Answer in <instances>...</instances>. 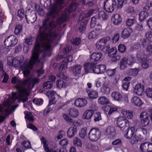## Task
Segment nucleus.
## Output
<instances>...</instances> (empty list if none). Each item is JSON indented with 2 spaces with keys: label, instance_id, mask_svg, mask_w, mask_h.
<instances>
[{
  "label": "nucleus",
  "instance_id": "4",
  "mask_svg": "<svg viewBox=\"0 0 152 152\" xmlns=\"http://www.w3.org/2000/svg\"><path fill=\"white\" fill-rule=\"evenodd\" d=\"M78 5L77 4L73 2L70 5L69 7L66 8L65 11L63 12L61 16L58 18V22L59 23H61L66 21L68 17V13H69L75 11Z\"/></svg>",
  "mask_w": 152,
  "mask_h": 152
},
{
  "label": "nucleus",
  "instance_id": "60",
  "mask_svg": "<svg viewBox=\"0 0 152 152\" xmlns=\"http://www.w3.org/2000/svg\"><path fill=\"white\" fill-rule=\"evenodd\" d=\"M63 117L65 121L69 123H72V119L66 114H64L63 115Z\"/></svg>",
  "mask_w": 152,
  "mask_h": 152
},
{
  "label": "nucleus",
  "instance_id": "54",
  "mask_svg": "<svg viewBox=\"0 0 152 152\" xmlns=\"http://www.w3.org/2000/svg\"><path fill=\"white\" fill-rule=\"evenodd\" d=\"M118 49L120 52L123 53L126 51V48L124 45L121 44L118 45Z\"/></svg>",
  "mask_w": 152,
  "mask_h": 152
},
{
  "label": "nucleus",
  "instance_id": "41",
  "mask_svg": "<svg viewBox=\"0 0 152 152\" xmlns=\"http://www.w3.org/2000/svg\"><path fill=\"white\" fill-rule=\"evenodd\" d=\"M141 65L143 69H147L149 66V61L147 58H143L141 60Z\"/></svg>",
  "mask_w": 152,
  "mask_h": 152
},
{
  "label": "nucleus",
  "instance_id": "49",
  "mask_svg": "<svg viewBox=\"0 0 152 152\" xmlns=\"http://www.w3.org/2000/svg\"><path fill=\"white\" fill-rule=\"evenodd\" d=\"M86 128H84L82 129L80 131L79 133V136L82 139L84 138L86 134Z\"/></svg>",
  "mask_w": 152,
  "mask_h": 152
},
{
  "label": "nucleus",
  "instance_id": "44",
  "mask_svg": "<svg viewBox=\"0 0 152 152\" xmlns=\"http://www.w3.org/2000/svg\"><path fill=\"white\" fill-rule=\"evenodd\" d=\"M97 16L99 19H102L103 20L107 19L108 17L107 13L103 11H100Z\"/></svg>",
  "mask_w": 152,
  "mask_h": 152
},
{
  "label": "nucleus",
  "instance_id": "36",
  "mask_svg": "<svg viewBox=\"0 0 152 152\" xmlns=\"http://www.w3.org/2000/svg\"><path fill=\"white\" fill-rule=\"evenodd\" d=\"M140 69L139 68H134L133 69H130L129 70L128 74L130 76L136 77Z\"/></svg>",
  "mask_w": 152,
  "mask_h": 152
},
{
  "label": "nucleus",
  "instance_id": "34",
  "mask_svg": "<svg viewBox=\"0 0 152 152\" xmlns=\"http://www.w3.org/2000/svg\"><path fill=\"white\" fill-rule=\"evenodd\" d=\"M87 92L90 98L92 99L96 98L98 96V93L97 91H94L87 90Z\"/></svg>",
  "mask_w": 152,
  "mask_h": 152
},
{
  "label": "nucleus",
  "instance_id": "28",
  "mask_svg": "<svg viewBox=\"0 0 152 152\" xmlns=\"http://www.w3.org/2000/svg\"><path fill=\"white\" fill-rule=\"evenodd\" d=\"M77 133V129L75 127H71L67 132V136L70 138L74 136Z\"/></svg>",
  "mask_w": 152,
  "mask_h": 152
},
{
  "label": "nucleus",
  "instance_id": "55",
  "mask_svg": "<svg viewBox=\"0 0 152 152\" xmlns=\"http://www.w3.org/2000/svg\"><path fill=\"white\" fill-rule=\"evenodd\" d=\"M34 40V37H28L26 39L25 42L28 45H31L32 44Z\"/></svg>",
  "mask_w": 152,
  "mask_h": 152
},
{
  "label": "nucleus",
  "instance_id": "23",
  "mask_svg": "<svg viewBox=\"0 0 152 152\" xmlns=\"http://www.w3.org/2000/svg\"><path fill=\"white\" fill-rule=\"evenodd\" d=\"M121 113L124 118L131 119L133 117L132 112L129 110L125 109L122 110L121 112Z\"/></svg>",
  "mask_w": 152,
  "mask_h": 152
},
{
  "label": "nucleus",
  "instance_id": "20",
  "mask_svg": "<svg viewBox=\"0 0 152 152\" xmlns=\"http://www.w3.org/2000/svg\"><path fill=\"white\" fill-rule=\"evenodd\" d=\"M67 114L72 117L75 118L79 115V112L76 108L73 107L68 109Z\"/></svg>",
  "mask_w": 152,
  "mask_h": 152
},
{
  "label": "nucleus",
  "instance_id": "39",
  "mask_svg": "<svg viewBox=\"0 0 152 152\" xmlns=\"http://www.w3.org/2000/svg\"><path fill=\"white\" fill-rule=\"evenodd\" d=\"M99 35L96 31L94 30L89 33L88 37L90 39H94L97 37Z\"/></svg>",
  "mask_w": 152,
  "mask_h": 152
},
{
  "label": "nucleus",
  "instance_id": "37",
  "mask_svg": "<svg viewBox=\"0 0 152 152\" xmlns=\"http://www.w3.org/2000/svg\"><path fill=\"white\" fill-rule=\"evenodd\" d=\"M99 18L97 15H95L92 18L90 23V27L91 28L95 27L97 22L98 21Z\"/></svg>",
  "mask_w": 152,
  "mask_h": 152
},
{
  "label": "nucleus",
  "instance_id": "16",
  "mask_svg": "<svg viewBox=\"0 0 152 152\" xmlns=\"http://www.w3.org/2000/svg\"><path fill=\"white\" fill-rule=\"evenodd\" d=\"M134 91L138 95H142L144 91L143 86L140 83L137 84L134 87Z\"/></svg>",
  "mask_w": 152,
  "mask_h": 152
},
{
  "label": "nucleus",
  "instance_id": "26",
  "mask_svg": "<svg viewBox=\"0 0 152 152\" xmlns=\"http://www.w3.org/2000/svg\"><path fill=\"white\" fill-rule=\"evenodd\" d=\"M67 85L66 80H58L56 83V86L59 88H65L67 86Z\"/></svg>",
  "mask_w": 152,
  "mask_h": 152
},
{
  "label": "nucleus",
  "instance_id": "50",
  "mask_svg": "<svg viewBox=\"0 0 152 152\" xmlns=\"http://www.w3.org/2000/svg\"><path fill=\"white\" fill-rule=\"evenodd\" d=\"M18 15L20 20H22L26 15H25L24 11L23 9L19 10L18 12Z\"/></svg>",
  "mask_w": 152,
  "mask_h": 152
},
{
  "label": "nucleus",
  "instance_id": "3",
  "mask_svg": "<svg viewBox=\"0 0 152 152\" xmlns=\"http://www.w3.org/2000/svg\"><path fill=\"white\" fill-rule=\"evenodd\" d=\"M118 3L117 4L115 0H107L104 4V9L107 12L110 13L114 11L116 7L118 9L122 7L124 0H118Z\"/></svg>",
  "mask_w": 152,
  "mask_h": 152
},
{
  "label": "nucleus",
  "instance_id": "17",
  "mask_svg": "<svg viewBox=\"0 0 152 152\" xmlns=\"http://www.w3.org/2000/svg\"><path fill=\"white\" fill-rule=\"evenodd\" d=\"M83 14H81L80 17V19H81L82 20L79 27V31L81 32H83L85 30L88 22L87 20L84 19L83 17Z\"/></svg>",
  "mask_w": 152,
  "mask_h": 152
},
{
  "label": "nucleus",
  "instance_id": "31",
  "mask_svg": "<svg viewBox=\"0 0 152 152\" xmlns=\"http://www.w3.org/2000/svg\"><path fill=\"white\" fill-rule=\"evenodd\" d=\"M126 61L128 64L129 66L132 65L135 63V58L133 55H130L126 58Z\"/></svg>",
  "mask_w": 152,
  "mask_h": 152
},
{
  "label": "nucleus",
  "instance_id": "14",
  "mask_svg": "<svg viewBox=\"0 0 152 152\" xmlns=\"http://www.w3.org/2000/svg\"><path fill=\"white\" fill-rule=\"evenodd\" d=\"M82 66L80 65H75L69 68V70L74 75L79 74L80 73Z\"/></svg>",
  "mask_w": 152,
  "mask_h": 152
},
{
  "label": "nucleus",
  "instance_id": "61",
  "mask_svg": "<svg viewBox=\"0 0 152 152\" xmlns=\"http://www.w3.org/2000/svg\"><path fill=\"white\" fill-rule=\"evenodd\" d=\"M33 102L37 105H41L43 102V100L42 99H34L33 100Z\"/></svg>",
  "mask_w": 152,
  "mask_h": 152
},
{
  "label": "nucleus",
  "instance_id": "38",
  "mask_svg": "<svg viewBox=\"0 0 152 152\" xmlns=\"http://www.w3.org/2000/svg\"><path fill=\"white\" fill-rule=\"evenodd\" d=\"M25 118L30 122H32L34 120L32 113L30 112L26 111L24 112Z\"/></svg>",
  "mask_w": 152,
  "mask_h": 152
},
{
  "label": "nucleus",
  "instance_id": "33",
  "mask_svg": "<svg viewBox=\"0 0 152 152\" xmlns=\"http://www.w3.org/2000/svg\"><path fill=\"white\" fill-rule=\"evenodd\" d=\"M111 96L114 100L117 101H120L122 99V96L121 94L116 91H114L111 94Z\"/></svg>",
  "mask_w": 152,
  "mask_h": 152
},
{
  "label": "nucleus",
  "instance_id": "56",
  "mask_svg": "<svg viewBox=\"0 0 152 152\" xmlns=\"http://www.w3.org/2000/svg\"><path fill=\"white\" fill-rule=\"evenodd\" d=\"M52 84L51 82H45L43 83V87L45 89L50 88L52 87Z\"/></svg>",
  "mask_w": 152,
  "mask_h": 152
},
{
  "label": "nucleus",
  "instance_id": "62",
  "mask_svg": "<svg viewBox=\"0 0 152 152\" xmlns=\"http://www.w3.org/2000/svg\"><path fill=\"white\" fill-rule=\"evenodd\" d=\"M92 72L97 74H100V71L99 69V65H96L94 66H93Z\"/></svg>",
  "mask_w": 152,
  "mask_h": 152
},
{
  "label": "nucleus",
  "instance_id": "59",
  "mask_svg": "<svg viewBox=\"0 0 152 152\" xmlns=\"http://www.w3.org/2000/svg\"><path fill=\"white\" fill-rule=\"evenodd\" d=\"M126 11L128 13L131 14L132 15H135L136 14L134 7H128L127 8Z\"/></svg>",
  "mask_w": 152,
  "mask_h": 152
},
{
  "label": "nucleus",
  "instance_id": "22",
  "mask_svg": "<svg viewBox=\"0 0 152 152\" xmlns=\"http://www.w3.org/2000/svg\"><path fill=\"white\" fill-rule=\"evenodd\" d=\"M102 56L101 52H95L92 53L91 55V60L92 62L97 61L99 60Z\"/></svg>",
  "mask_w": 152,
  "mask_h": 152
},
{
  "label": "nucleus",
  "instance_id": "53",
  "mask_svg": "<svg viewBox=\"0 0 152 152\" xmlns=\"http://www.w3.org/2000/svg\"><path fill=\"white\" fill-rule=\"evenodd\" d=\"M135 22V19L134 18H128L126 21V24L128 26H131L134 24Z\"/></svg>",
  "mask_w": 152,
  "mask_h": 152
},
{
  "label": "nucleus",
  "instance_id": "11",
  "mask_svg": "<svg viewBox=\"0 0 152 152\" xmlns=\"http://www.w3.org/2000/svg\"><path fill=\"white\" fill-rule=\"evenodd\" d=\"M140 148L142 152H152V143L148 142L142 143Z\"/></svg>",
  "mask_w": 152,
  "mask_h": 152
},
{
  "label": "nucleus",
  "instance_id": "51",
  "mask_svg": "<svg viewBox=\"0 0 152 152\" xmlns=\"http://www.w3.org/2000/svg\"><path fill=\"white\" fill-rule=\"evenodd\" d=\"M21 144L22 146H23L24 149L30 148L31 147L30 142L27 141H24Z\"/></svg>",
  "mask_w": 152,
  "mask_h": 152
},
{
  "label": "nucleus",
  "instance_id": "7",
  "mask_svg": "<svg viewBox=\"0 0 152 152\" xmlns=\"http://www.w3.org/2000/svg\"><path fill=\"white\" fill-rule=\"evenodd\" d=\"M18 42V39L13 35L9 36L4 41V45L7 47L14 46L16 45Z\"/></svg>",
  "mask_w": 152,
  "mask_h": 152
},
{
  "label": "nucleus",
  "instance_id": "15",
  "mask_svg": "<svg viewBox=\"0 0 152 152\" xmlns=\"http://www.w3.org/2000/svg\"><path fill=\"white\" fill-rule=\"evenodd\" d=\"M72 57L71 56H68L64 58V59L62 61V64L60 66L59 69L62 70L66 69L68 62L72 61Z\"/></svg>",
  "mask_w": 152,
  "mask_h": 152
},
{
  "label": "nucleus",
  "instance_id": "32",
  "mask_svg": "<svg viewBox=\"0 0 152 152\" xmlns=\"http://www.w3.org/2000/svg\"><path fill=\"white\" fill-rule=\"evenodd\" d=\"M99 103L102 105L107 104L110 103L108 99L105 96H102L98 99Z\"/></svg>",
  "mask_w": 152,
  "mask_h": 152
},
{
  "label": "nucleus",
  "instance_id": "35",
  "mask_svg": "<svg viewBox=\"0 0 152 152\" xmlns=\"http://www.w3.org/2000/svg\"><path fill=\"white\" fill-rule=\"evenodd\" d=\"M126 59V57H125L121 60L120 63V67L121 69L124 70L127 67L128 64Z\"/></svg>",
  "mask_w": 152,
  "mask_h": 152
},
{
  "label": "nucleus",
  "instance_id": "30",
  "mask_svg": "<svg viewBox=\"0 0 152 152\" xmlns=\"http://www.w3.org/2000/svg\"><path fill=\"white\" fill-rule=\"evenodd\" d=\"M84 68L86 74H87L89 72H92V70L93 68V65L92 63H86L84 65Z\"/></svg>",
  "mask_w": 152,
  "mask_h": 152
},
{
  "label": "nucleus",
  "instance_id": "47",
  "mask_svg": "<svg viewBox=\"0 0 152 152\" xmlns=\"http://www.w3.org/2000/svg\"><path fill=\"white\" fill-rule=\"evenodd\" d=\"M130 142L132 144H134L136 143L140 139L138 136L134 135L130 139Z\"/></svg>",
  "mask_w": 152,
  "mask_h": 152
},
{
  "label": "nucleus",
  "instance_id": "24",
  "mask_svg": "<svg viewBox=\"0 0 152 152\" xmlns=\"http://www.w3.org/2000/svg\"><path fill=\"white\" fill-rule=\"evenodd\" d=\"M94 111L93 110H87L84 113L83 115L84 119L89 120L93 116Z\"/></svg>",
  "mask_w": 152,
  "mask_h": 152
},
{
  "label": "nucleus",
  "instance_id": "6",
  "mask_svg": "<svg viewBox=\"0 0 152 152\" xmlns=\"http://www.w3.org/2000/svg\"><path fill=\"white\" fill-rule=\"evenodd\" d=\"M100 132L96 128L91 129L88 133L89 139L92 141H96L98 140L100 136Z\"/></svg>",
  "mask_w": 152,
  "mask_h": 152
},
{
  "label": "nucleus",
  "instance_id": "9",
  "mask_svg": "<svg viewBox=\"0 0 152 152\" xmlns=\"http://www.w3.org/2000/svg\"><path fill=\"white\" fill-rule=\"evenodd\" d=\"M110 40L109 37L102 38L99 40L97 41L96 43V48L100 50H102L105 48L106 45Z\"/></svg>",
  "mask_w": 152,
  "mask_h": 152
},
{
  "label": "nucleus",
  "instance_id": "45",
  "mask_svg": "<svg viewBox=\"0 0 152 152\" xmlns=\"http://www.w3.org/2000/svg\"><path fill=\"white\" fill-rule=\"evenodd\" d=\"M148 16L147 12L145 11L141 12L139 15V19L141 21L143 20Z\"/></svg>",
  "mask_w": 152,
  "mask_h": 152
},
{
  "label": "nucleus",
  "instance_id": "19",
  "mask_svg": "<svg viewBox=\"0 0 152 152\" xmlns=\"http://www.w3.org/2000/svg\"><path fill=\"white\" fill-rule=\"evenodd\" d=\"M25 18L28 23H32L36 20L37 17L35 13H31L28 15H26Z\"/></svg>",
  "mask_w": 152,
  "mask_h": 152
},
{
  "label": "nucleus",
  "instance_id": "29",
  "mask_svg": "<svg viewBox=\"0 0 152 152\" xmlns=\"http://www.w3.org/2000/svg\"><path fill=\"white\" fill-rule=\"evenodd\" d=\"M132 104L137 106H140L142 104L141 99L138 97L134 96L132 97L131 100Z\"/></svg>",
  "mask_w": 152,
  "mask_h": 152
},
{
  "label": "nucleus",
  "instance_id": "43",
  "mask_svg": "<svg viewBox=\"0 0 152 152\" xmlns=\"http://www.w3.org/2000/svg\"><path fill=\"white\" fill-rule=\"evenodd\" d=\"M23 26L20 24H18L17 25L15 28L14 32L15 34L18 35L20 33L22 30Z\"/></svg>",
  "mask_w": 152,
  "mask_h": 152
},
{
  "label": "nucleus",
  "instance_id": "25",
  "mask_svg": "<svg viewBox=\"0 0 152 152\" xmlns=\"http://www.w3.org/2000/svg\"><path fill=\"white\" fill-rule=\"evenodd\" d=\"M112 20L114 24L117 25L121 23L122 21V18L119 14H117L113 15L112 17Z\"/></svg>",
  "mask_w": 152,
  "mask_h": 152
},
{
  "label": "nucleus",
  "instance_id": "48",
  "mask_svg": "<svg viewBox=\"0 0 152 152\" xmlns=\"http://www.w3.org/2000/svg\"><path fill=\"white\" fill-rule=\"evenodd\" d=\"M94 30L100 34L103 31L102 25L100 23H98L96 25V27Z\"/></svg>",
  "mask_w": 152,
  "mask_h": 152
},
{
  "label": "nucleus",
  "instance_id": "5",
  "mask_svg": "<svg viewBox=\"0 0 152 152\" xmlns=\"http://www.w3.org/2000/svg\"><path fill=\"white\" fill-rule=\"evenodd\" d=\"M64 0H55V2L51 7L49 12L50 16L54 17L56 15L58 11L60 5L64 4Z\"/></svg>",
  "mask_w": 152,
  "mask_h": 152
},
{
  "label": "nucleus",
  "instance_id": "1",
  "mask_svg": "<svg viewBox=\"0 0 152 152\" xmlns=\"http://www.w3.org/2000/svg\"><path fill=\"white\" fill-rule=\"evenodd\" d=\"M56 26L53 22L46 19L43 22L42 26L40 27L31 58L30 60L26 59L20 66L25 77L29 75L30 70L32 69L35 63L40 62L38 57L41 53H43V58L51 55V45L57 37L56 33L52 31V28Z\"/></svg>",
  "mask_w": 152,
  "mask_h": 152
},
{
  "label": "nucleus",
  "instance_id": "63",
  "mask_svg": "<svg viewBox=\"0 0 152 152\" xmlns=\"http://www.w3.org/2000/svg\"><path fill=\"white\" fill-rule=\"evenodd\" d=\"M135 29L137 31H142L143 30V28L142 24H137L135 27Z\"/></svg>",
  "mask_w": 152,
  "mask_h": 152
},
{
  "label": "nucleus",
  "instance_id": "12",
  "mask_svg": "<svg viewBox=\"0 0 152 152\" xmlns=\"http://www.w3.org/2000/svg\"><path fill=\"white\" fill-rule=\"evenodd\" d=\"M87 100L83 98H78L75 99L74 104L78 107L81 108L85 106L87 104Z\"/></svg>",
  "mask_w": 152,
  "mask_h": 152
},
{
  "label": "nucleus",
  "instance_id": "57",
  "mask_svg": "<svg viewBox=\"0 0 152 152\" xmlns=\"http://www.w3.org/2000/svg\"><path fill=\"white\" fill-rule=\"evenodd\" d=\"M115 69H108L106 71V73L109 76H112L114 75L115 72Z\"/></svg>",
  "mask_w": 152,
  "mask_h": 152
},
{
  "label": "nucleus",
  "instance_id": "10",
  "mask_svg": "<svg viewBox=\"0 0 152 152\" xmlns=\"http://www.w3.org/2000/svg\"><path fill=\"white\" fill-rule=\"evenodd\" d=\"M149 114L145 112H142L140 115L141 124L142 126L145 127L149 124L150 121L148 119Z\"/></svg>",
  "mask_w": 152,
  "mask_h": 152
},
{
  "label": "nucleus",
  "instance_id": "42",
  "mask_svg": "<svg viewBox=\"0 0 152 152\" xmlns=\"http://www.w3.org/2000/svg\"><path fill=\"white\" fill-rule=\"evenodd\" d=\"M109 56L111 58V61H118L121 58V56L119 55H117V53L109 54Z\"/></svg>",
  "mask_w": 152,
  "mask_h": 152
},
{
  "label": "nucleus",
  "instance_id": "64",
  "mask_svg": "<svg viewBox=\"0 0 152 152\" xmlns=\"http://www.w3.org/2000/svg\"><path fill=\"white\" fill-rule=\"evenodd\" d=\"M147 96L149 98H152V88H147L145 91Z\"/></svg>",
  "mask_w": 152,
  "mask_h": 152
},
{
  "label": "nucleus",
  "instance_id": "13",
  "mask_svg": "<svg viewBox=\"0 0 152 152\" xmlns=\"http://www.w3.org/2000/svg\"><path fill=\"white\" fill-rule=\"evenodd\" d=\"M135 129L134 127L131 126L128 128L124 133V137L127 139H129L134 135Z\"/></svg>",
  "mask_w": 152,
  "mask_h": 152
},
{
  "label": "nucleus",
  "instance_id": "2",
  "mask_svg": "<svg viewBox=\"0 0 152 152\" xmlns=\"http://www.w3.org/2000/svg\"><path fill=\"white\" fill-rule=\"evenodd\" d=\"M39 79L38 78H28L23 81L20 80L16 77L12 78V83L16 84L15 86L18 91L17 92L13 93L12 98L10 102H6L0 105V112L3 115H6L9 113L11 110V103L14 102L15 99H18L23 102L28 100L27 96L29 95V92L34 87V85L38 83Z\"/></svg>",
  "mask_w": 152,
  "mask_h": 152
},
{
  "label": "nucleus",
  "instance_id": "27",
  "mask_svg": "<svg viewBox=\"0 0 152 152\" xmlns=\"http://www.w3.org/2000/svg\"><path fill=\"white\" fill-rule=\"evenodd\" d=\"M13 59V66L15 67L18 66L24 60V58L22 56L16 57Z\"/></svg>",
  "mask_w": 152,
  "mask_h": 152
},
{
  "label": "nucleus",
  "instance_id": "52",
  "mask_svg": "<svg viewBox=\"0 0 152 152\" xmlns=\"http://www.w3.org/2000/svg\"><path fill=\"white\" fill-rule=\"evenodd\" d=\"M115 129L114 128L111 126H109L106 129L105 134L106 135L111 134L112 133L114 132Z\"/></svg>",
  "mask_w": 152,
  "mask_h": 152
},
{
  "label": "nucleus",
  "instance_id": "18",
  "mask_svg": "<svg viewBox=\"0 0 152 152\" xmlns=\"http://www.w3.org/2000/svg\"><path fill=\"white\" fill-rule=\"evenodd\" d=\"M133 30L132 28H125L122 32L121 36L124 39L127 38L130 36Z\"/></svg>",
  "mask_w": 152,
  "mask_h": 152
},
{
  "label": "nucleus",
  "instance_id": "8",
  "mask_svg": "<svg viewBox=\"0 0 152 152\" xmlns=\"http://www.w3.org/2000/svg\"><path fill=\"white\" fill-rule=\"evenodd\" d=\"M116 124L120 128H124L128 126L129 121L127 119L124 118L122 116L118 117L115 118Z\"/></svg>",
  "mask_w": 152,
  "mask_h": 152
},
{
  "label": "nucleus",
  "instance_id": "58",
  "mask_svg": "<svg viewBox=\"0 0 152 152\" xmlns=\"http://www.w3.org/2000/svg\"><path fill=\"white\" fill-rule=\"evenodd\" d=\"M145 35L147 39L149 41L152 42V31H148L147 32Z\"/></svg>",
  "mask_w": 152,
  "mask_h": 152
},
{
  "label": "nucleus",
  "instance_id": "46",
  "mask_svg": "<svg viewBox=\"0 0 152 152\" xmlns=\"http://www.w3.org/2000/svg\"><path fill=\"white\" fill-rule=\"evenodd\" d=\"M73 143L76 146L81 147L82 143L80 140L77 137H75L73 140Z\"/></svg>",
  "mask_w": 152,
  "mask_h": 152
},
{
  "label": "nucleus",
  "instance_id": "21",
  "mask_svg": "<svg viewBox=\"0 0 152 152\" xmlns=\"http://www.w3.org/2000/svg\"><path fill=\"white\" fill-rule=\"evenodd\" d=\"M41 142L43 144V147L44 150L46 152H51L52 148H49L48 146V143L46 139L43 136H42L40 139Z\"/></svg>",
  "mask_w": 152,
  "mask_h": 152
},
{
  "label": "nucleus",
  "instance_id": "40",
  "mask_svg": "<svg viewBox=\"0 0 152 152\" xmlns=\"http://www.w3.org/2000/svg\"><path fill=\"white\" fill-rule=\"evenodd\" d=\"M148 55L145 54V51L142 50H141L138 52L137 54V57L141 60L143 58H145V57L147 56Z\"/></svg>",
  "mask_w": 152,
  "mask_h": 152
}]
</instances>
